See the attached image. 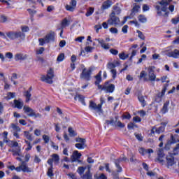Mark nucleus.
Instances as JSON below:
<instances>
[{
  "mask_svg": "<svg viewBox=\"0 0 179 179\" xmlns=\"http://www.w3.org/2000/svg\"><path fill=\"white\" fill-rule=\"evenodd\" d=\"M15 171L17 173H20V171H23V173H31V170H30L26 162H22L21 164L16 167Z\"/></svg>",
  "mask_w": 179,
  "mask_h": 179,
  "instance_id": "nucleus-6",
  "label": "nucleus"
},
{
  "mask_svg": "<svg viewBox=\"0 0 179 179\" xmlns=\"http://www.w3.org/2000/svg\"><path fill=\"white\" fill-rule=\"evenodd\" d=\"M15 96H16V94L15 92H8L7 94L6 99L10 100L12 99H15Z\"/></svg>",
  "mask_w": 179,
  "mask_h": 179,
  "instance_id": "nucleus-38",
  "label": "nucleus"
},
{
  "mask_svg": "<svg viewBox=\"0 0 179 179\" xmlns=\"http://www.w3.org/2000/svg\"><path fill=\"white\" fill-rule=\"evenodd\" d=\"M120 163H121V158L115 160V164L117 169V173H121L122 171V167L120 166Z\"/></svg>",
  "mask_w": 179,
  "mask_h": 179,
  "instance_id": "nucleus-29",
  "label": "nucleus"
},
{
  "mask_svg": "<svg viewBox=\"0 0 179 179\" xmlns=\"http://www.w3.org/2000/svg\"><path fill=\"white\" fill-rule=\"evenodd\" d=\"M120 17L110 14L109 15V18L107 20V23L108 24H109L110 26H118V24H120Z\"/></svg>",
  "mask_w": 179,
  "mask_h": 179,
  "instance_id": "nucleus-5",
  "label": "nucleus"
},
{
  "mask_svg": "<svg viewBox=\"0 0 179 179\" xmlns=\"http://www.w3.org/2000/svg\"><path fill=\"white\" fill-rule=\"evenodd\" d=\"M163 157H164V151L163 148H159L157 152V158L155 159V162H159V163L163 164V163H164Z\"/></svg>",
  "mask_w": 179,
  "mask_h": 179,
  "instance_id": "nucleus-12",
  "label": "nucleus"
},
{
  "mask_svg": "<svg viewBox=\"0 0 179 179\" xmlns=\"http://www.w3.org/2000/svg\"><path fill=\"white\" fill-rule=\"evenodd\" d=\"M6 37L10 40H24L25 34L20 31H10L6 33Z\"/></svg>",
  "mask_w": 179,
  "mask_h": 179,
  "instance_id": "nucleus-2",
  "label": "nucleus"
},
{
  "mask_svg": "<svg viewBox=\"0 0 179 179\" xmlns=\"http://www.w3.org/2000/svg\"><path fill=\"white\" fill-rule=\"evenodd\" d=\"M43 52H44V48H40L36 50V54L38 55H41V54H43Z\"/></svg>",
  "mask_w": 179,
  "mask_h": 179,
  "instance_id": "nucleus-60",
  "label": "nucleus"
},
{
  "mask_svg": "<svg viewBox=\"0 0 179 179\" xmlns=\"http://www.w3.org/2000/svg\"><path fill=\"white\" fill-rule=\"evenodd\" d=\"M85 51H86V52H92V51H93V48L90 46H87L85 48Z\"/></svg>",
  "mask_w": 179,
  "mask_h": 179,
  "instance_id": "nucleus-63",
  "label": "nucleus"
},
{
  "mask_svg": "<svg viewBox=\"0 0 179 179\" xmlns=\"http://www.w3.org/2000/svg\"><path fill=\"white\" fill-rule=\"evenodd\" d=\"M166 55L169 58H179V50L177 49L173 50V51L167 50Z\"/></svg>",
  "mask_w": 179,
  "mask_h": 179,
  "instance_id": "nucleus-14",
  "label": "nucleus"
},
{
  "mask_svg": "<svg viewBox=\"0 0 179 179\" xmlns=\"http://www.w3.org/2000/svg\"><path fill=\"white\" fill-rule=\"evenodd\" d=\"M155 73V66L148 67V74Z\"/></svg>",
  "mask_w": 179,
  "mask_h": 179,
  "instance_id": "nucleus-61",
  "label": "nucleus"
},
{
  "mask_svg": "<svg viewBox=\"0 0 179 179\" xmlns=\"http://www.w3.org/2000/svg\"><path fill=\"white\" fill-rule=\"evenodd\" d=\"M24 96L26 97V102L29 103L30 101V97H31V94L30 93V91L25 92Z\"/></svg>",
  "mask_w": 179,
  "mask_h": 179,
  "instance_id": "nucleus-40",
  "label": "nucleus"
},
{
  "mask_svg": "<svg viewBox=\"0 0 179 179\" xmlns=\"http://www.w3.org/2000/svg\"><path fill=\"white\" fill-rule=\"evenodd\" d=\"M92 73V69L84 68L80 76V79H84L85 80H90V75Z\"/></svg>",
  "mask_w": 179,
  "mask_h": 179,
  "instance_id": "nucleus-7",
  "label": "nucleus"
},
{
  "mask_svg": "<svg viewBox=\"0 0 179 179\" xmlns=\"http://www.w3.org/2000/svg\"><path fill=\"white\" fill-rule=\"evenodd\" d=\"M147 76H148V74L146 73V71H142L140 73L139 78L140 79H144L145 80H148V79L146 78Z\"/></svg>",
  "mask_w": 179,
  "mask_h": 179,
  "instance_id": "nucleus-39",
  "label": "nucleus"
},
{
  "mask_svg": "<svg viewBox=\"0 0 179 179\" xmlns=\"http://www.w3.org/2000/svg\"><path fill=\"white\" fill-rule=\"evenodd\" d=\"M89 108L90 110H92L93 111H95V113H99V115H100V113H102L101 111V104H96V103L93 102V101H91L90 102Z\"/></svg>",
  "mask_w": 179,
  "mask_h": 179,
  "instance_id": "nucleus-8",
  "label": "nucleus"
},
{
  "mask_svg": "<svg viewBox=\"0 0 179 179\" xmlns=\"http://www.w3.org/2000/svg\"><path fill=\"white\" fill-rule=\"evenodd\" d=\"M129 27H128V25H124L122 28V32L124 33V34H127V33H128V29Z\"/></svg>",
  "mask_w": 179,
  "mask_h": 179,
  "instance_id": "nucleus-54",
  "label": "nucleus"
},
{
  "mask_svg": "<svg viewBox=\"0 0 179 179\" xmlns=\"http://www.w3.org/2000/svg\"><path fill=\"white\" fill-rule=\"evenodd\" d=\"M109 31H110L112 34H118V29L115 27H111L109 29Z\"/></svg>",
  "mask_w": 179,
  "mask_h": 179,
  "instance_id": "nucleus-48",
  "label": "nucleus"
},
{
  "mask_svg": "<svg viewBox=\"0 0 179 179\" xmlns=\"http://www.w3.org/2000/svg\"><path fill=\"white\" fill-rule=\"evenodd\" d=\"M81 157H82V154L79 153V151L74 150L71 157V163L76 162V160H78V159H80Z\"/></svg>",
  "mask_w": 179,
  "mask_h": 179,
  "instance_id": "nucleus-16",
  "label": "nucleus"
},
{
  "mask_svg": "<svg viewBox=\"0 0 179 179\" xmlns=\"http://www.w3.org/2000/svg\"><path fill=\"white\" fill-rule=\"evenodd\" d=\"M94 12V8L90 7L87 10V13H85V16H87V17H89V16H92L93 15Z\"/></svg>",
  "mask_w": 179,
  "mask_h": 179,
  "instance_id": "nucleus-35",
  "label": "nucleus"
},
{
  "mask_svg": "<svg viewBox=\"0 0 179 179\" xmlns=\"http://www.w3.org/2000/svg\"><path fill=\"white\" fill-rule=\"evenodd\" d=\"M0 22L1 23H6V22H8V17H6L5 15H1L0 16Z\"/></svg>",
  "mask_w": 179,
  "mask_h": 179,
  "instance_id": "nucleus-49",
  "label": "nucleus"
},
{
  "mask_svg": "<svg viewBox=\"0 0 179 179\" xmlns=\"http://www.w3.org/2000/svg\"><path fill=\"white\" fill-rule=\"evenodd\" d=\"M52 169H53V166L52 165L48 169V172H47L48 177H50V178H52V177H54V173H53Z\"/></svg>",
  "mask_w": 179,
  "mask_h": 179,
  "instance_id": "nucleus-31",
  "label": "nucleus"
},
{
  "mask_svg": "<svg viewBox=\"0 0 179 179\" xmlns=\"http://www.w3.org/2000/svg\"><path fill=\"white\" fill-rule=\"evenodd\" d=\"M8 152H12L13 156H19L20 157H23V155H22V149H20V148L9 149Z\"/></svg>",
  "mask_w": 179,
  "mask_h": 179,
  "instance_id": "nucleus-18",
  "label": "nucleus"
},
{
  "mask_svg": "<svg viewBox=\"0 0 179 179\" xmlns=\"http://www.w3.org/2000/svg\"><path fill=\"white\" fill-rule=\"evenodd\" d=\"M139 9H141V6L138 5H136L134 6L133 9H132V13H131V15L134 16V13H138V11L139 10Z\"/></svg>",
  "mask_w": 179,
  "mask_h": 179,
  "instance_id": "nucleus-42",
  "label": "nucleus"
},
{
  "mask_svg": "<svg viewBox=\"0 0 179 179\" xmlns=\"http://www.w3.org/2000/svg\"><path fill=\"white\" fill-rule=\"evenodd\" d=\"M74 100H78L83 106H86V102H85V96L80 94H77L74 97Z\"/></svg>",
  "mask_w": 179,
  "mask_h": 179,
  "instance_id": "nucleus-25",
  "label": "nucleus"
},
{
  "mask_svg": "<svg viewBox=\"0 0 179 179\" xmlns=\"http://www.w3.org/2000/svg\"><path fill=\"white\" fill-rule=\"evenodd\" d=\"M77 0H71L69 4L66 5V10H69V12H73L75 9H76V5L78 2Z\"/></svg>",
  "mask_w": 179,
  "mask_h": 179,
  "instance_id": "nucleus-10",
  "label": "nucleus"
},
{
  "mask_svg": "<svg viewBox=\"0 0 179 179\" xmlns=\"http://www.w3.org/2000/svg\"><path fill=\"white\" fill-rule=\"evenodd\" d=\"M103 90L106 93H113L115 90V85L114 84H105L103 86Z\"/></svg>",
  "mask_w": 179,
  "mask_h": 179,
  "instance_id": "nucleus-13",
  "label": "nucleus"
},
{
  "mask_svg": "<svg viewBox=\"0 0 179 179\" xmlns=\"http://www.w3.org/2000/svg\"><path fill=\"white\" fill-rule=\"evenodd\" d=\"M55 40V35L54 33L48 34L43 38H39V44L40 45H44L45 44H48V43H51V41H54Z\"/></svg>",
  "mask_w": 179,
  "mask_h": 179,
  "instance_id": "nucleus-3",
  "label": "nucleus"
},
{
  "mask_svg": "<svg viewBox=\"0 0 179 179\" xmlns=\"http://www.w3.org/2000/svg\"><path fill=\"white\" fill-rule=\"evenodd\" d=\"M76 142H79L80 143L86 145V139H85V138H76Z\"/></svg>",
  "mask_w": 179,
  "mask_h": 179,
  "instance_id": "nucleus-51",
  "label": "nucleus"
},
{
  "mask_svg": "<svg viewBox=\"0 0 179 179\" xmlns=\"http://www.w3.org/2000/svg\"><path fill=\"white\" fill-rule=\"evenodd\" d=\"M110 6H111V1L106 0L103 3L101 9H103V10H106V9H108V8H110Z\"/></svg>",
  "mask_w": 179,
  "mask_h": 179,
  "instance_id": "nucleus-28",
  "label": "nucleus"
},
{
  "mask_svg": "<svg viewBox=\"0 0 179 179\" xmlns=\"http://www.w3.org/2000/svg\"><path fill=\"white\" fill-rule=\"evenodd\" d=\"M136 139L139 141L140 142H142L143 141V137L142 136V134H134Z\"/></svg>",
  "mask_w": 179,
  "mask_h": 179,
  "instance_id": "nucleus-53",
  "label": "nucleus"
},
{
  "mask_svg": "<svg viewBox=\"0 0 179 179\" xmlns=\"http://www.w3.org/2000/svg\"><path fill=\"white\" fill-rule=\"evenodd\" d=\"M155 132L158 134L164 132V126H160L159 128H157L156 127H152L151 129V134L155 135Z\"/></svg>",
  "mask_w": 179,
  "mask_h": 179,
  "instance_id": "nucleus-19",
  "label": "nucleus"
},
{
  "mask_svg": "<svg viewBox=\"0 0 179 179\" xmlns=\"http://www.w3.org/2000/svg\"><path fill=\"white\" fill-rule=\"evenodd\" d=\"M85 170H86V167L80 166L77 169V173H78V174H80V176H82V174H83V173H85Z\"/></svg>",
  "mask_w": 179,
  "mask_h": 179,
  "instance_id": "nucleus-41",
  "label": "nucleus"
},
{
  "mask_svg": "<svg viewBox=\"0 0 179 179\" xmlns=\"http://www.w3.org/2000/svg\"><path fill=\"white\" fill-rule=\"evenodd\" d=\"M83 179H93V176L90 171L83 176Z\"/></svg>",
  "mask_w": 179,
  "mask_h": 179,
  "instance_id": "nucleus-32",
  "label": "nucleus"
},
{
  "mask_svg": "<svg viewBox=\"0 0 179 179\" xmlns=\"http://www.w3.org/2000/svg\"><path fill=\"white\" fill-rule=\"evenodd\" d=\"M66 26H69V21L65 18L62 22V27H66Z\"/></svg>",
  "mask_w": 179,
  "mask_h": 179,
  "instance_id": "nucleus-46",
  "label": "nucleus"
},
{
  "mask_svg": "<svg viewBox=\"0 0 179 179\" xmlns=\"http://www.w3.org/2000/svg\"><path fill=\"white\" fill-rule=\"evenodd\" d=\"M120 65V62L118 61H114L113 62H109L107 64L108 69L113 70L114 68Z\"/></svg>",
  "mask_w": 179,
  "mask_h": 179,
  "instance_id": "nucleus-22",
  "label": "nucleus"
},
{
  "mask_svg": "<svg viewBox=\"0 0 179 179\" xmlns=\"http://www.w3.org/2000/svg\"><path fill=\"white\" fill-rule=\"evenodd\" d=\"M69 132L70 134V136H75V135H76L75 134V131H73V129H72L71 127L69 128Z\"/></svg>",
  "mask_w": 179,
  "mask_h": 179,
  "instance_id": "nucleus-59",
  "label": "nucleus"
},
{
  "mask_svg": "<svg viewBox=\"0 0 179 179\" xmlns=\"http://www.w3.org/2000/svg\"><path fill=\"white\" fill-rule=\"evenodd\" d=\"M76 148H77V149H85L86 144H82L80 143H76L75 145Z\"/></svg>",
  "mask_w": 179,
  "mask_h": 179,
  "instance_id": "nucleus-47",
  "label": "nucleus"
},
{
  "mask_svg": "<svg viewBox=\"0 0 179 179\" xmlns=\"http://www.w3.org/2000/svg\"><path fill=\"white\" fill-rule=\"evenodd\" d=\"M24 136L29 141H33V138L29 131H24Z\"/></svg>",
  "mask_w": 179,
  "mask_h": 179,
  "instance_id": "nucleus-43",
  "label": "nucleus"
},
{
  "mask_svg": "<svg viewBox=\"0 0 179 179\" xmlns=\"http://www.w3.org/2000/svg\"><path fill=\"white\" fill-rule=\"evenodd\" d=\"M166 163L168 167H171L176 164V162L174 161V156L173 154H170L166 156Z\"/></svg>",
  "mask_w": 179,
  "mask_h": 179,
  "instance_id": "nucleus-15",
  "label": "nucleus"
},
{
  "mask_svg": "<svg viewBox=\"0 0 179 179\" xmlns=\"http://www.w3.org/2000/svg\"><path fill=\"white\" fill-rule=\"evenodd\" d=\"M97 41L99 44H101V47L104 50H110V45L108 43H106L104 40L103 39H97Z\"/></svg>",
  "mask_w": 179,
  "mask_h": 179,
  "instance_id": "nucleus-23",
  "label": "nucleus"
},
{
  "mask_svg": "<svg viewBox=\"0 0 179 179\" xmlns=\"http://www.w3.org/2000/svg\"><path fill=\"white\" fill-rule=\"evenodd\" d=\"M138 152H139V153L141 154V155H143H143H146V150H145L144 148H140L139 150H138Z\"/></svg>",
  "mask_w": 179,
  "mask_h": 179,
  "instance_id": "nucleus-64",
  "label": "nucleus"
},
{
  "mask_svg": "<svg viewBox=\"0 0 179 179\" xmlns=\"http://www.w3.org/2000/svg\"><path fill=\"white\" fill-rule=\"evenodd\" d=\"M14 58L15 61H24V59H27V55L17 53Z\"/></svg>",
  "mask_w": 179,
  "mask_h": 179,
  "instance_id": "nucleus-20",
  "label": "nucleus"
},
{
  "mask_svg": "<svg viewBox=\"0 0 179 179\" xmlns=\"http://www.w3.org/2000/svg\"><path fill=\"white\" fill-rule=\"evenodd\" d=\"M138 21L141 22V23H146L148 22V19L145 15H140L138 16Z\"/></svg>",
  "mask_w": 179,
  "mask_h": 179,
  "instance_id": "nucleus-34",
  "label": "nucleus"
},
{
  "mask_svg": "<svg viewBox=\"0 0 179 179\" xmlns=\"http://www.w3.org/2000/svg\"><path fill=\"white\" fill-rule=\"evenodd\" d=\"M54 78V70H52V69H50L48 71V74L45 76H42L41 77V80L42 82H45L46 83H52V78Z\"/></svg>",
  "mask_w": 179,
  "mask_h": 179,
  "instance_id": "nucleus-4",
  "label": "nucleus"
},
{
  "mask_svg": "<svg viewBox=\"0 0 179 179\" xmlns=\"http://www.w3.org/2000/svg\"><path fill=\"white\" fill-rule=\"evenodd\" d=\"M8 146L9 148H14V149H17V148H20V149H22V147L19 145V143L14 141H10L8 143Z\"/></svg>",
  "mask_w": 179,
  "mask_h": 179,
  "instance_id": "nucleus-24",
  "label": "nucleus"
},
{
  "mask_svg": "<svg viewBox=\"0 0 179 179\" xmlns=\"http://www.w3.org/2000/svg\"><path fill=\"white\" fill-rule=\"evenodd\" d=\"M149 80H151V82H155L156 80V75H155V73H151L148 74Z\"/></svg>",
  "mask_w": 179,
  "mask_h": 179,
  "instance_id": "nucleus-45",
  "label": "nucleus"
},
{
  "mask_svg": "<svg viewBox=\"0 0 179 179\" xmlns=\"http://www.w3.org/2000/svg\"><path fill=\"white\" fill-rule=\"evenodd\" d=\"M166 90H167V88H166V87H164L162 89V92H159L157 94V96H155V101L157 103H160V101H162V99L163 96H164V94H166Z\"/></svg>",
  "mask_w": 179,
  "mask_h": 179,
  "instance_id": "nucleus-17",
  "label": "nucleus"
},
{
  "mask_svg": "<svg viewBox=\"0 0 179 179\" xmlns=\"http://www.w3.org/2000/svg\"><path fill=\"white\" fill-rule=\"evenodd\" d=\"M23 110L28 117H40V114L36 115V112L29 106H24Z\"/></svg>",
  "mask_w": 179,
  "mask_h": 179,
  "instance_id": "nucleus-9",
  "label": "nucleus"
},
{
  "mask_svg": "<svg viewBox=\"0 0 179 179\" xmlns=\"http://www.w3.org/2000/svg\"><path fill=\"white\" fill-rule=\"evenodd\" d=\"M14 104L15 108H18V110H22V108H23V101H22V99H15Z\"/></svg>",
  "mask_w": 179,
  "mask_h": 179,
  "instance_id": "nucleus-21",
  "label": "nucleus"
},
{
  "mask_svg": "<svg viewBox=\"0 0 179 179\" xmlns=\"http://www.w3.org/2000/svg\"><path fill=\"white\" fill-rule=\"evenodd\" d=\"M136 33H138V37H139L141 40H145V35L143 34V33H142V31L137 30Z\"/></svg>",
  "mask_w": 179,
  "mask_h": 179,
  "instance_id": "nucleus-50",
  "label": "nucleus"
},
{
  "mask_svg": "<svg viewBox=\"0 0 179 179\" xmlns=\"http://www.w3.org/2000/svg\"><path fill=\"white\" fill-rule=\"evenodd\" d=\"M43 139L45 143H48V142H50V136H48L47 135H43Z\"/></svg>",
  "mask_w": 179,
  "mask_h": 179,
  "instance_id": "nucleus-55",
  "label": "nucleus"
},
{
  "mask_svg": "<svg viewBox=\"0 0 179 179\" xmlns=\"http://www.w3.org/2000/svg\"><path fill=\"white\" fill-rule=\"evenodd\" d=\"M83 40H85V36H79L74 39V41H77L78 43H83Z\"/></svg>",
  "mask_w": 179,
  "mask_h": 179,
  "instance_id": "nucleus-52",
  "label": "nucleus"
},
{
  "mask_svg": "<svg viewBox=\"0 0 179 179\" xmlns=\"http://www.w3.org/2000/svg\"><path fill=\"white\" fill-rule=\"evenodd\" d=\"M11 128L13 129V132H20L21 131L20 127L15 124H11Z\"/></svg>",
  "mask_w": 179,
  "mask_h": 179,
  "instance_id": "nucleus-36",
  "label": "nucleus"
},
{
  "mask_svg": "<svg viewBox=\"0 0 179 179\" xmlns=\"http://www.w3.org/2000/svg\"><path fill=\"white\" fill-rule=\"evenodd\" d=\"M106 124H108V125L109 124H110L111 125H115V120H114V119H111L110 120H106Z\"/></svg>",
  "mask_w": 179,
  "mask_h": 179,
  "instance_id": "nucleus-62",
  "label": "nucleus"
},
{
  "mask_svg": "<svg viewBox=\"0 0 179 179\" xmlns=\"http://www.w3.org/2000/svg\"><path fill=\"white\" fill-rule=\"evenodd\" d=\"M138 99L140 101V103H141L143 107H145V106H146V101H145V98L143 97V96L138 95Z\"/></svg>",
  "mask_w": 179,
  "mask_h": 179,
  "instance_id": "nucleus-33",
  "label": "nucleus"
},
{
  "mask_svg": "<svg viewBox=\"0 0 179 179\" xmlns=\"http://www.w3.org/2000/svg\"><path fill=\"white\" fill-rule=\"evenodd\" d=\"M135 127H136V124L132 122H130L127 126L128 129H134Z\"/></svg>",
  "mask_w": 179,
  "mask_h": 179,
  "instance_id": "nucleus-56",
  "label": "nucleus"
},
{
  "mask_svg": "<svg viewBox=\"0 0 179 179\" xmlns=\"http://www.w3.org/2000/svg\"><path fill=\"white\" fill-rule=\"evenodd\" d=\"M65 58V55L64 53L59 54V55L57 57V61L58 62H62Z\"/></svg>",
  "mask_w": 179,
  "mask_h": 179,
  "instance_id": "nucleus-44",
  "label": "nucleus"
},
{
  "mask_svg": "<svg viewBox=\"0 0 179 179\" xmlns=\"http://www.w3.org/2000/svg\"><path fill=\"white\" fill-rule=\"evenodd\" d=\"M95 85H99L100 82H101V71L99 72V73L95 76Z\"/></svg>",
  "mask_w": 179,
  "mask_h": 179,
  "instance_id": "nucleus-30",
  "label": "nucleus"
},
{
  "mask_svg": "<svg viewBox=\"0 0 179 179\" xmlns=\"http://www.w3.org/2000/svg\"><path fill=\"white\" fill-rule=\"evenodd\" d=\"M169 106H170V101H166L163 106V108L162 109V114H166L169 111Z\"/></svg>",
  "mask_w": 179,
  "mask_h": 179,
  "instance_id": "nucleus-27",
  "label": "nucleus"
},
{
  "mask_svg": "<svg viewBox=\"0 0 179 179\" xmlns=\"http://www.w3.org/2000/svg\"><path fill=\"white\" fill-rule=\"evenodd\" d=\"M59 47L61 48H64V47H65V45H66V41H65V40H62L59 42Z\"/></svg>",
  "mask_w": 179,
  "mask_h": 179,
  "instance_id": "nucleus-57",
  "label": "nucleus"
},
{
  "mask_svg": "<svg viewBox=\"0 0 179 179\" xmlns=\"http://www.w3.org/2000/svg\"><path fill=\"white\" fill-rule=\"evenodd\" d=\"M115 126L118 127L119 128H124L125 127V124H124L120 121L117 120V117H115Z\"/></svg>",
  "mask_w": 179,
  "mask_h": 179,
  "instance_id": "nucleus-37",
  "label": "nucleus"
},
{
  "mask_svg": "<svg viewBox=\"0 0 179 179\" xmlns=\"http://www.w3.org/2000/svg\"><path fill=\"white\" fill-rule=\"evenodd\" d=\"M52 158L48 160V164H50L52 166V163L55 162V164H58L59 163V155L57 154H53L51 156Z\"/></svg>",
  "mask_w": 179,
  "mask_h": 179,
  "instance_id": "nucleus-11",
  "label": "nucleus"
},
{
  "mask_svg": "<svg viewBox=\"0 0 179 179\" xmlns=\"http://www.w3.org/2000/svg\"><path fill=\"white\" fill-rule=\"evenodd\" d=\"M149 9H150V8L149 7V6H148V4L143 5V12H148Z\"/></svg>",
  "mask_w": 179,
  "mask_h": 179,
  "instance_id": "nucleus-58",
  "label": "nucleus"
},
{
  "mask_svg": "<svg viewBox=\"0 0 179 179\" xmlns=\"http://www.w3.org/2000/svg\"><path fill=\"white\" fill-rule=\"evenodd\" d=\"M170 2H173V0H162L159 2L160 6H156L157 14L158 16H169V5Z\"/></svg>",
  "mask_w": 179,
  "mask_h": 179,
  "instance_id": "nucleus-1",
  "label": "nucleus"
},
{
  "mask_svg": "<svg viewBox=\"0 0 179 179\" xmlns=\"http://www.w3.org/2000/svg\"><path fill=\"white\" fill-rule=\"evenodd\" d=\"M120 13H121V8L117 5L113 6V10H112L110 15H113L115 16V15H120Z\"/></svg>",
  "mask_w": 179,
  "mask_h": 179,
  "instance_id": "nucleus-26",
  "label": "nucleus"
}]
</instances>
